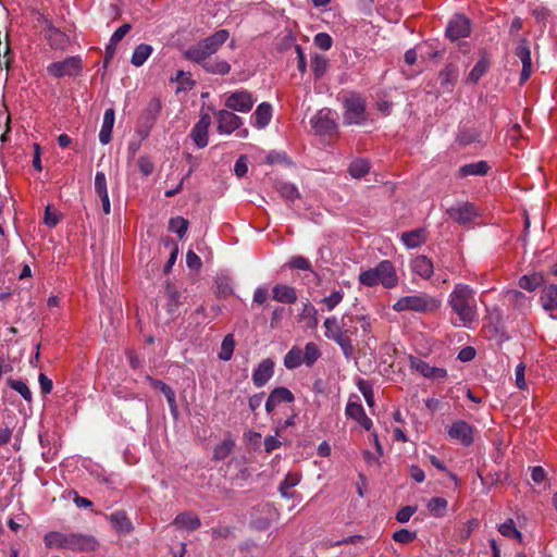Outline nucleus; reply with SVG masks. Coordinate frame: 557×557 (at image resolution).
Returning <instances> with one entry per match:
<instances>
[{
    "label": "nucleus",
    "mask_w": 557,
    "mask_h": 557,
    "mask_svg": "<svg viewBox=\"0 0 557 557\" xmlns=\"http://www.w3.org/2000/svg\"><path fill=\"white\" fill-rule=\"evenodd\" d=\"M447 304L458 319V322H454V325L470 329L478 322L479 313L475 290L470 285L463 283L455 284L448 295Z\"/></svg>",
    "instance_id": "nucleus-1"
},
{
    "label": "nucleus",
    "mask_w": 557,
    "mask_h": 557,
    "mask_svg": "<svg viewBox=\"0 0 557 557\" xmlns=\"http://www.w3.org/2000/svg\"><path fill=\"white\" fill-rule=\"evenodd\" d=\"M44 542L50 549H70L75 552H95L99 544L95 536L82 533L48 532Z\"/></svg>",
    "instance_id": "nucleus-2"
},
{
    "label": "nucleus",
    "mask_w": 557,
    "mask_h": 557,
    "mask_svg": "<svg viewBox=\"0 0 557 557\" xmlns=\"http://www.w3.org/2000/svg\"><path fill=\"white\" fill-rule=\"evenodd\" d=\"M358 281L367 287H374L380 284L386 289H393L399 283L396 268L389 260H382L374 268L361 271Z\"/></svg>",
    "instance_id": "nucleus-3"
},
{
    "label": "nucleus",
    "mask_w": 557,
    "mask_h": 557,
    "mask_svg": "<svg viewBox=\"0 0 557 557\" xmlns=\"http://www.w3.org/2000/svg\"><path fill=\"white\" fill-rule=\"evenodd\" d=\"M442 306L436 297L426 293H417L400 297L394 305L393 310L396 312L413 311L417 313H434Z\"/></svg>",
    "instance_id": "nucleus-4"
},
{
    "label": "nucleus",
    "mask_w": 557,
    "mask_h": 557,
    "mask_svg": "<svg viewBox=\"0 0 557 557\" xmlns=\"http://www.w3.org/2000/svg\"><path fill=\"white\" fill-rule=\"evenodd\" d=\"M228 38L230 32L227 29H219L195 46L188 48L184 52V55L189 61H205L214 54Z\"/></svg>",
    "instance_id": "nucleus-5"
},
{
    "label": "nucleus",
    "mask_w": 557,
    "mask_h": 557,
    "mask_svg": "<svg viewBox=\"0 0 557 557\" xmlns=\"http://www.w3.org/2000/svg\"><path fill=\"white\" fill-rule=\"evenodd\" d=\"M344 106V123L347 125H361L368 116L366 112V101L358 94H349L343 100Z\"/></svg>",
    "instance_id": "nucleus-6"
},
{
    "label": "nucleus",
    "mask_w": 557,
    "mask_h": 557,
    "mask_svg": "<svg viewBox=\"0 0 557 557\" xmlns=\"http://www.w3.org/2000/svg\"><path fill=\"white\" fill-rule=\"evenodd\" d=\"M82 58L79 55L67 57L62 61H55L47 66V72L54 78L75 77L82 72Z\"/></svg>",
    "instance_id": "nucleus-7"
},
{
    "label": "nucleus",
    "mask_w": 557,
    "mask_h": 557,
    "mask_svg": "<svg viewBox=\"0 0 557 557\" xmlns=\"http://www.w3.org/2000/svg\"><path fill=\"white\" fill-rule=\"evenodd\" d=\"M310 125L317 135H332L337 129L336 113L323 108L311 117Z\"/></svg>",
    "instance_id": "nucleus-8"
},
{
    "label": "nucleus",
    "mask_w": 557,
    "mask_h": 557,
    "mask_svg": "<svg viewBox=\"0 0 557 557\" xmlns=\"http://www.w3.org/2000/svg\"><path fill=\"white\" fill-rule=\"evenodd\" d=\"M446 214L454 222L469 226L480 215V210L474 203L463 201L448 208Z\"/></svg>",
    "instance_id": "nucleus-9"
},
{
    "label": "nucleus",
    "mask_w": 557,
    "mask_h": 557,
    "mask_svg": "<svg viewBox=\"0 0 557 557\" xmlns=\"http://www.w3.org/2000/svg\"><path fill=\"white\" fill-rule=\"evenodd\" d=\"M255 102L256 99L248 90H236L227 96L225 99V107L231 111L248 113L252 109Z\"/></svg>",
    "instance_id": "nucleus-10"
},
{
    "label": "nucleus",
    "mask_w": 557,
    "mask_h": 557,
    "mask_svg": "<svg viewBox=\"0 0 557 557\" xmlns=\"http://www.w3.org/2000/svg\"><path fill=\"white\" fill-rule=\"evenodd\" d=\"M447 433L451 440L459 442L463 446H470L474 441V428L463 420L453 422Z\"/></svg>",
    "instance_id": "nucleus-11"
},
{
    "label": "nucleus",
    "mask_w": 557,
    "mask_h": 557,
    "mask_svg": "<svg viewBox=\"0 0 557 557\" xmlns=\"http://www.w3.org/2000/svg\"><path fill=\"white\" fill-rule=\"evenodd\" d=\"M215 120H216V129L220 134H231L234 131L238 129L243 121L242 119L236 115L231 110H219L215 113Z\"/></svg>",
    "instance_id": "nucleus-12"
},
{
    "label": "nucleus",
    "mask_w": 557,
    "mask_h": 557,
    "mask_svg": "<svg viewBox=\"0 0 557 557\" xmlns=\"http://www.w3.org/2000/svg\"><path fill=\"white\" fill-rule=\"evenodd\" d=\"M471 32V25L468 17L462 14L455 15L448 23L446 35L450 40H458L468 37Z\"/></svg>",
    "instance_id": "nucleus-13"
},
{
    "label": "nucleus",
    "mask_w": 557,
    "mask_h": 557,
    "mask_svg": "<svg viewBox=\"0 0 557 557\" xmlns=\"http://www.w3.org/2000/svg\"><path fill=\"white\" fill-rule=\"evenodd\" d=\"M515 53L520 59V61L522 63V71L520 74V84H524L530 78V76L533 72L532 60H531V50H530L529 41L525 38L520 39Z\"/></svg>",
    "instance_id": "nucleus-14"
},
{
    "label": "nucleus",
    "mask_w": 557,
    "mask_h": 557,
    "mask_svg": "<svg viewBox=\"0 0 557 557\" xmlns=\"http://www.w3.org/2000/svg\"><path fill=\"white\" fill-rule=\"evenodd\" d=\"M409 364L412 370L428 379L440 380L447 376V371L444 368L432 367L418 357L410 356Z\"/></svg>",
    "instance_id": "nucleus-15"
},
{
    "label": "nucleus",
    "mask_w": 557,
    "mask_h": 557,
    "mask_svg": "<svg viewBox=\"0 0 557 557\" xmlns=\"http://www.w3.org/2000/svg\"><path fill=\"white\" fill-rule=\"evenodd\" d=\"M295 400V396L287 387H275L265 401V411L271 414L281 404H290Z\"/></svg>",
    "instance_id": "nucleus-16"
},
{
    "label": "nucleus",
    "mask_w": 557,
    "mask_h": 557,
    "mask_svg": "<svg viewBox=\"0 0 557 557\" xmlns=\"http://www.w3.org/2000/svg\"><path fill=\"white\" fill-rule=\"evenodd\" d=\"M211 125L209 114H202L199 121L194 125L190 132V138L198 148H205L208 145V131Z\"/></svg>",
    "instance_id": "nucleus-17"
},
{
    "label": "nucleus",
    "mask_w": 557,
    "mask_h": 557,
    "mask_svg": "<svg viewBox=\"0 0 557 557\" xmlns=\"http://www.w3.org/2000/svg\"><path fill=\"white\" fill-rule=\"evenodd\" d=\"M108 520L113 530L123 535H128L134 531V525L126 511L116 510L108 516Z\"/></svg>",
    "instance_id": "nucleus-18"
},
{
    "label": "nucleus",
    "mask_w": 557,
    "mask_h": 557,
    "mask_svg": "<svg viewBox=\"0 0 557 557\" xmlns=\"http://www.w3.org/2000/svg\"><path fill=\"white\" fill-rule=\"evenodd\" d=\"M274 373V362L270 359H263L252 373V382L257 387L264 386Z\"/></svg>",
    "instance_id": "nucleus-19"
},
{
    "label": "nucleus",
    "mask_w": 557,
    "mask_h": 557,
    "mask_svg": "<svg viewBox=\"0 0 557 557\" xmlns=\"http://www.w3.org/2000/svg\"><path fill=\"white\" fill-rule=\"evenodd\" d=\"M345 412L348 418L356 420L367 431L372 428V421L366 414L364 409L360 403L349 400Z\"/></svg>",
    "instance_id": "nucleus-20"
},
{
    "label": "nucleus",
    "mask_w": 557,
    "mask_h": 557,
    "mask_svg": "<svg viewBox=\"0 0 557 557\" xmlns=\"http://www.w3.org/2000/svg\"><path fill=\"white\" fill-rule=\"evenodd\" d=\"M95 193L101 200L104 214H109L111 212V205L107 187V177L103 172H97L95 175Z\"/></svg>",
    "instance_id": "nucleus-21"
},
{
    "label": "nucleus",
    "mask_w": 557,
    "mask_h": 557,
    "mask_svg": "<svg viewBox=\"0 0 557 557\" xmlns=\"http://www.w3.org/2000/svg\"><path fill=\"white\" fill-rule=\"evenodd\" d=\"M272 298L282 304H295L297 301V292L295 287L287 284H276L272 288Z\"/></svg>",
    "instance_id": "nucleus-22"
},
{
    "label": "nucleus",
    "mask_w": 557,
    "mask_h": 557,
    "mask_svg": "<svg viewBox=\"0 0 557 557\" xmlns=\"http://www.w3.org/2000/svg\"><path fill=\"white\" fill-rule=\"evenodd\" d=\"M411 270L423 280H429L433 275L434 265L430 258L421 255L411 261Z\"/></svg>",
    "instance_id": "nucleus-23"
},
{
    "label": "nucleus",
    "mask_w": 557,
    "mask_h": 557,
    "mask_svg": "<svg viewBox=\"0 0 557 557\" xmlns=\"http://www.w3.org/2000/svg\"><path fill=\"white\" fill-rule=\"evenodd\" d=\"M541 304L544 310L550 312V317L557 319V285H549L543 289Z\"/></svg>",
    "instance_id": "nucleus-24"
},
{
    "label": "nucleus",
    "mask_w": 557,
    "mask_h": 557,
    "mask_svg": "<svg viewBox=\"0 0 557 557\" xmlns=\"http://www.w3.org/2000/svg\"><path fill=\"white\" fill-rule=\"evenodd\" d=\"M200 64L208 73L218 74V75H226L231 71V65L227 61L223 59H211L208 58L205 61H195Z\"/></svg>",
    "instance_id": "nucleus-25"
},
{
    "label": "nucleus",
    "mask_w": 557,
    "mask_h": 557,
    "mask_svg": "<svg viewBox=\"0 0 557 557\" xmlns=\"http://www.w3.org/2000/svg\"><path fill=\"white\" fill-rule=\"evenodd\" d=\"M115 121V112L112 108L104 111L103 122L99 133V140L102 145L110 143L112 137V129Z\"/></svg>",
    "instance_id": "nucleus-26"
},
{
    "label": "nucleus",
    "mask_w": 557,
    "mask_h": 557,
    "mask_svg": "<svg viewBox=\"0 0 557 557\" xmlns=\"http://www.w3.org/2000/svg\"><path fill=\"white\" fill-rule=\"evenodd\" d=\"M251 119L255 121L253 125L257 128H264L269 125L272 119V106L268 102L260 103L253 114L251 115Z\"/></svg>",
    "instance_id": "nucleus-27"
},
{
    "label": "nucleus",
    "mask_w": 557,
    "mask_h": 557,
    "mask_svg": "<svg viewBox=\"0 0 557 557\" xmlns=\"http://www.w3.org/2000/svg\"><path fill=\"white\" fill-rule=\"evenodd\" d=\"M299 321L304 322L305 327L308 330L317 329L319 324L318 310L311 302L307 301L304 304L302 310L299 313Z\"/></svg>",
    "instance_id": "nucleus-28"
},
{
    "label": "nucleus",
    "mask_w": 557,
    "mask_h": 557,
    "mask_svg": "<svg viewBox=\"0 0 557 557\" xmlns=\"http://www.w3.org/2000/svg\"><path fill=\"white\" fill-rule=\"evenodd\" d=\"M491 61L486 52H482L479 61L475 63L471 72L467 77V83L476 84L480 78L486 73L490 69Z\"/></svg>",
    "instance_id": "nucleus-29"
},
{
    "label": "nucleus",
    "mask_w": 557,
    "mask_h": 557,
    "mask_svg": "<svg viewBox=\"0 0 557 557\" xmlns=\"http://www.w3.org/2000/svg\"><path fill=\"white\" fill-rule=\"evenodd\" d=\"M490 170L487 162L478 161L474 163L465 164L458 170V177H467V176H483L486 175Z\"/></svg>",
    "instance_id": "nucleus-30"
},
{
    "label": "nucleus",
    "mask_w": 557,
    "mask_h": 557,
    "mask_svg": "<svg viewBox=\"0 0 557 557\" xmlns=\"http://www.w3.org/2000/svg\"><path fill=\"white\" fill-rule=\"evenodd\" d=\"M426 240V233L423 228H417L401 234V242L407 248H417Z\"/></svg>",
    "instance_id": "nucleus-31"
},
{
    "label": "nucleus",
    "mask_w": 557,
    "mask_h": 557,
    "mask_svg": "<svg viewBox=\"0 0 557 557\" xmlns=\"http://www.w3.org/2000/svg\"><path fill=\"white\" fill-rule=\"evenodd\" d=\"M46 38L49 41L50 47L53 49H63L69 42L67 36L51 24L46 30Z\"/></svg>",
    "instance_id": "nucleus-32"
},
{
    "label": "nucleus",
    "mask_w": 557,
    "mask_h": 557,
    "mask_svg": "<svg viewBox=\"0 0 557 557\" xmlns=\"http://www.w3.org/2000/svg\"><path fill=\"white\" fill-rule=\"evenodd\" d=\"M173 524L178 529L195 531L200 527V520L196 515L183 512L176 516Z\"/></svg>",
    "instance_id": "nucleus-33"
},
{
    "label": "nucleus",
    "mask_w": 557,
    "mask_h": 557,
    "mask_svg": "<svg viewBox=\"0 0 557 557\" xmlns=\"http://www.w3.org/2000/svg\"><path fill=\"white\" fill-rule=\"evenodd\" d=\"M147 380L151 383V385L154 388H158V389H160V392L163 393V395L165 396L168 404L171 408V411L175 412L177 410V406H176V399H175V392L172 389V387L169 386L168 384L163 383L160 380L152 379L151 376H147Z\"/></svg>",
    "instance_id": "nucleus-34"
},
{
    "label": "nucleus",
    "mask_w": 557,
    "mask_h": 557,
    "mask_svg": "<svg viewBox=\"0 0 557 557\" xmlns=\"http://www.w3.org/2000/svg\"><path fill=\"white\" fill-rule=\"evenodd\" d=\"M305 364L302 349L298 346H293L284 357V366L288 370H294Z\"/></svg>",
    "instance_id": "nucleus-35"
},
{
    "label": "nucleus",
    "mask_w": 557,
    "mask_h": 557,
    "mask_svg": "<svg viewBox=\"0 0 557 557\" xmlns=\"http://www.w3.org/2000/svg\"><path fill=\"white\" fill-rule=\"evenodd\" d=\"M153 48L150 45L147 44H140L138 45L133 52L131 62L134 66L139 67L141 66L148 58L152 54Z\"/></svg>",
    "instance_id": "nucleus-36"
},
{
    "label": "nucleus",
    "mask_w": 557,
    "mask_h": 557,
    "mask_svg": "<svg viewBox=\"0 0 557 557\" xmlns=\"http://www.w3.org/2000/svg\"><path fill=\"white\" fill-rule=\"evenodd\" d=\"M275 188L280 196L287 201L294 202L295 200L300 198L298 188L290 183L277 182L275 184Z\"/></svg>",
    "instance_id": "nucleus-37"
},
{
    "label": "nucleus",
    "mask_w": 557,
    "mask_h": 557,
    "mask_svg": "<svg viewBox=\"0 0 557 557\" xmlns=\"http://www.w3.org/2000/svg\"><path fill=\"white\" fill-rule=\"evenodd\" d=\"M345 293L342 288L334 289L329 296H325L321 299V304L324 306L325 310L333 311L344 299Z\"/></svg>",
    "instance_id": "nucleus-38"
},
{
    "label": "nucleus",
    "mask_w": 557,
    "mask_h": 557,
    "mask_svg": "<svg viewBox=\"0 0 557 557\" xmlns=\"http://www.w3.org/2000/svg\"><path fill=\"white\" fill-rule=\"evenodd\" d=\"M447 506H448V503L445 498L443 497H432L428 505H426V508L429 509V511L431 512V515L433 517H443L445 513H446V510H447Z\"/></svg>",
    "instance_id": "nucleus-39"
},
{
    "label": "nucleus",
    "mask_w": 557,
    "mask_h": 557,
    "mask_svg": "<svg viewBox=\"0 0 557 557\" xmlns=\"http://www.w3.org/2000/svg\"><path fill=\"white\" fill-rule=\"evenodd\" d=\"M160 111H161V101L158 98H153L147 104L141 117L146 122H149L150 125H153Z\"/></svg>",
    "instance_id": "nucleus-40"
},
{
    "label": "nucleus",
    "mask_w": 557,
    "mask_h": 557,
    "mask_svg": "<svg viewBox=\"0 0 557 557\" xmlns=\"http://www.w3.org/2000/svg\"><path fill=\"white\" fill-rule=\"evenodd\" d=\"M300 482V475L295 472H288L284 480L281 482L278 491L283 497L289 498L292 494L288 493V490L293 488Z\"/></svg>",
    "instance_id": "nucleus-41"
},
{
    "label": "nucleus",
    "mask_w": 557,
    "mask_h": 557,
    "mask_svg": "<svg viewBox=\"0 0 557 557\" xmlns=\"http://www.w3.org/2000/svg\"><path fill=\"white\" fill-rule=\"evenodd\" d=\"M235 446V442L231 438L224 440L222 443L218 444L213 449V459L216 461L224 460L233 450Z\"/></svg>",
    "instance_id": "nucleus-42"
},
{
    "label": "nucleus",
    "mask_w": 557,
    "mask_h": 557,
    "mask_svg": "<svg viewBox=\"0 0 557 557\" xmlns=\"http://www.w3.org/2000/svg\"><path fill=\"white\" fill-rule=\"evenodd\" d=\"M543 283V277L540 274L523 275L519 278L520 288L534 292Z\"/></svg>",
    "instance_id": "nucleus-43"
},
{
    "label": "nucleus",
    "mask_w": 557,
    "mask_h": 557,
    "mask_svg": "<svg viewBox=\"0 0 557 557\" xmlns=\"http://www.w3.org/2000/svg\"><path fill=\"white\" fill-rule=\"evenodd\" d=\"M302 356L305 364L311 367L321 357V351L315 343L309 342L306 344L305 350H302Z\"/></svg>",
    "instance_id": "nucleus-44"
},
{
    "label": "nucleus",
    "mask_w": 557,
    "mask_h": 557,
    "mask_svg": "<svg viewBox=\"0 0 557 557\" xmlns=\"http://www.w3.org/2000/svg\"><path fill=\"white\" fill-rule=\"evenodd\" d=\"M370 165L366 159L352 161L348 168L349 174L355 178H361L369 173Z\"/></svg>",
    "instance_id": "nucleus-45"
},
{
    "label": "nucleus",
    "mask_w": 557,
    "mask_h": 557,
    "mask_svg": "<svg viewBox=\"0 0 557 557\" xmlns=\"http://www.w3.org/2000/svg\"><path fill=\"white\" fill-rule=\"evenodd\" d=\"M479 138L480 133L475 128L467 126L461 127L457 136L458 143L465 146L478 141Z\"/></svg>",
    "instance_id": "nucleus-46"
},
{
    "label": "nucleus",
    "mask_w": 557,
    "mask_h": 557,
    "mask_svg": "<svg viewBox=\"0 0 557 557\" xmlns=\"http://www.w3.org/2000/svg\"><path fill=\"white\" fill-rule=\"evenodd\" d=\"M323 326L325 329V337L329 339H334L337 334H342L345 332L343 327L339 325V322L336 317H329L324 320Z\"/></svg>",
    "instance_id": "nucleus-47"
},
{
    "label": "nucleus",
    "mask_w": 557,
    "mask_h": 557,
    "mask_svg": "<svg viewBox=\"0 0 557 557\" xmlns=\"http://www.w3.org/2000/svg\"><path fill=\"white\" fill-rule=\"evenodd\" d=\"M8 385L17 392L27 403L33 400V394L27 384L22 380L8 379Z\"/></svg>",
    "instance_id": "nucleus-48"
},
{
    "label": "nucleus",
    "mask_w": 557,
    "mask_h": 557,
    "mask_svg": "<svg viewBox=\"0 0 557 557\" xmlns=\"http://www.w3.org/2000/svg\"><path fill=\"white\" fill-rule=\"evenodd\" d=\"M235 341L232 334H227L221 344V349L219 352V358L224 361H228L234 352Z\"/></svg>",
    "instance_id": "nucleus-49"
},
{
    "label": "nucleus",
    "mask_w": 557,
    "mask_h": 557,
    "mask_svg": "<svg viewBox=\"0 0 557 557\" xmlns=\"http://www.w3.org/2000/svg\"><path fill=\"white\" fill-rule=\"evenodd\" d=\"M188 221L183 216L172 218L169 222V230L183 238L188 230Z\"/></svg>",
    "instance_id": "nucleus-50"
},
{
    "label": "nucleus",
    "mask_w": 557,
    "mask_h": 557,
    "mask_svg": "<svg viewBox=\"0 0 557 557\" xmlns=\"http://www.w3.org/2000/svg\"><path fill=\"white\" fill-rule=\"evenodd\" d=\"M498 531L506 537L517 539L519 542L522 541V533L516 528L512 519H508L506 522L498 527Z\"/></svg>",
    "instance_id": "nucleus-51"
},
{
    "label": "nucleus",
    "mask_w": 557,
    "mask_h": 557,
    "mask_svg": "<svg viewBox=\"0 0 557 557\" xmlns=\"http://www.w3.org/2000/svg\"><path fill=\"white\" fill-rule=\"evenodd\" d=\"M458 77V71L455 65H446L440 73L441 85H454Z\"/></svg>",
    "instance_id": "nucleus-52"
},
{
    "label": "nucleus",
    "mask_w": 557,
    "mask_h": 557,
    "mask_svg": "<svg viewBox=\"0 0 557 557\" xmlns=\"http://www.w3.org/2000/svg\"><path fill=\"white\" fill-rule=\"evenodd\" d=\"M505 298L508 300L509 304L517 306L519 308L527 307L529 305L527 296L517 289L506 292Z\"/></svg>",
    "instance_id": "nucleus-53"
},
{
    "label": "nucleus",
    "mask_w": 557,
    "mask_h": 557,
    "mask_svg": "<svg viewBox=\"0 0 557 557\" xmlns=\"http://www.w3.org/2000/svg\"><path fill=\"white\" fill-rule=\"evenodd\" d=\"M342 349L343 354L349 358L354 352V346L351 343V339L346 334V332H343L342 334H337L336 337L333 339Z\"/></svg>",
    "instance_id": "nucleus-54"
},
{
    "label": "nucleus",
    "mask_w": 557,
    "mask_h": 557,
    "mask_svg": "<svg viewBox=\"0 0 557 557\" xmlns=\"http://www.w3.org/2000/svg\"><path fill=\"white\" fill-rule=\"evenodd\" d=\"M329 67V61L323 55H315L311 61V69L317 78H320L324 75Z\"/></svg>",
    "instance_id": "nucleus-55"
},
{
    "label": "nucleus",
    "mask_w": 557,
    "mask_h": 557,
    "mask_svg": "<svg viewBox=\"0 0 557 557\" xmlns=\"http://www.w3.org/2000/svg\"><path fill=\"white\" fill-rule=\"evenodd\" d=\"M287 265L290 269H297L302 271H310L313 275H317V273L312 270L310 261L302 257V256H295L292 257L288 261Z\"/></svg>",
    "instance_id": "nucleus-56"
},
{
    "label": "nucleus",
    "mask_w": 557,
    "mask_h": 557,
    "mask_svg": "<svg viewBox=\"0 0 557 557\" xmlns=\"http://www.w3.org/2000/svg\"><path fill=\"white\" fill-rule=\"evenodd\" d=\"M137 166L145 176L151 175L154 171V162L149 156H140L137 160Z\"/></svg>",
    "instance_id": "nucleus-57"
},
{
    "label": "nucleus",
    "mask_w": 557,
    "mask_h": 557,
    "mask_svg": "<svg viewBox=\"0 0 557 557\" xmlns=\"http://www.w3.org/2000/svg\"><path fill=\"white\" fill-rule=\"evenodd\" d=\"M531 12L537 23L545 24L552 16L550 10L542 4L534 5Z\"/></svg>",
    "instance_id": "nucleus-58"
},
{
    "label": "nucleus",
    "mask_w": 557,
    "mask_h": 557,
    "mask_svg": "<svg viewBox=\"0 0 557 557\" xmlns=\"http://www.w3.org/2000/svg\"><path fill=\"white\" fill-rule=\"evenodd\" d=\"M417 537V534L416 532H411L407 529H400L396 532H394L393 534V540L397 543H401V544H408L410 542H412L413 540H416Z\"/></svg>",
    "instance_id": "nucleus-59"
},
{
    "label": "nucleus",
    "mask_w": 557,
    "mask_h": 557,
    "mask_svg": "<svg viewBox=\"0 0 557 557\" xmlns=\"http://www.w3.org/2000/svg\"><path fill=\"white\" fill-rule=\"evenodd\" d=\"M313 41L317 47H319L320 49H322L324 51H327L329 49H331L332 44H333L332 37L326 33H318L314 36Z\"/></svg>",
    "instance_id": "nucleus-60"
},
{
    "label": "nucleus",
    "mask_w": 557,
    "mask_h": 557,
    "mask_svg": "<svg viewBox=\"0 0 557 557\" xmlns=\"http://www.w3.org/2000/svg\"><path fill=\"white\" fill-rule=\"evenodd\" d=\"M358 388L363 395L368 406L372 407L374 404V395L371 385L367 381H360L358 383Z\"/></svg>",
    "instance_id": "nucleus-61"
},
{
    "label": "nucleus",
    "mask_w": 557,
    "mask_h": 557,
    "mask_svg": "<svg viewBox=\"0 0 557 557\" xmlns=\"http://www.w3.org/2000/svg\"><path fill=\"white\" fill-rule=\"evenodd\" d=\"M269 298V292L265 286H258L252 296V305L263 306Z\"/></svg>",
    "instance_id": "nucleus-62"
},
{
    "label": "nucleus",
    "mask_w": 557,
    "mask_h": 557,
    "mask_svg": "<svg viewBox=\"0 0 557 557\" xmlns=\"http://www.w3.org/2000/svg\"><path fill=\"white\" fill-rule=\"evenodd\" d=\"M417 511L416 506H405L400 508L396 513V520L400 523H406L410 520L412 515Z\"/></svg>",
    "instance_id": "nucleus-63"
},
{
    "label": "nucleus",
    "mask_w": 557,
    "mask_h": 557,
    "mask_svg": "<svg viewBox=\"0 0 557 557\" xmlns=\"http://www.w3.org/2000/svg\"><path fill=\"white\" fill-rule=\"evenodd\" d=\"M218 295L226 298L233 294V287L228 278H221L218 281Z\"/></svg>",
    "instance_id": "nucleus-64"
}]
</instances>
